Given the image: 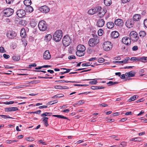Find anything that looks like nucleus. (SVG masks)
<instances>
[{"mask_svg":"<svg viewBox=\"0 0 147 147\" xmlns=\"http://www.w3.org/2000/svg\"><path fill=\"white\" fill-rule=\"evenodd\" d=\"M93 38L90 39L88 41V44L90 47H93L97 44L99 42V40L97 35L92 34Z\"/></svg>","mask_w":147,"mask_h":147,"instance_id":"obj_1","label":"nucleus"},{"mask_svg":"<svg viewBox=\"0 0 147 147\" xmlns=\"http://www.w3.org/2000/svg\"><path fill=\"white\" fill-rule=\"evenodd\" d=\"M63 36V32L61 30H57L54 33L53 38L56 42H59Z\"/></svg>","mask_w":147,"mask_h":147,"instance_id":"obj_2","label":"nucleus"},{"mask_svg":"<svg viewBox=\"0 0 147 147\" xmlns=\"http://www.w3.org/2000/svg\"><path fill=\"white\" fill-rule=\"evenodd\" d=\"M38 26L40 30L42 31H45L47 28V24L44 20L40 21L38 23Z\"/></svg>","mask_w":147,"mask_h":147,"instance_id":"obj_3","label":"nucleus"},{"mask_svg":"<svg viewBox=\"0 0 147 147\" xmlns=\"http://www.w3.org/2000/svg\"><path fill=\"white\" fill-rule=\"evenodd\" d=\"M71 42V39L69 36L66 35L64 36L62 40V43L64 46L65 47L68 46Z\"/></svg>","mask_w":147,"mask_h":147,"instance_id":"obj_4","label":"nucleus"},{"mask_svg":"<svg viewBox=\"0 0 147 147\" xmlns=\"http://www.w3.org/2000/svg\"><path fill=\"white\" fill-rule=\"evenodd\" d=\"M103 48L105 51H109L112 48V44L110 42L108 41L105 42L103 45Z\"/></svg>","mask_w":147,"mask_h":147,"instance_id":"obj_5","label":"nucleus"},{"mask_svg":"<svg viewBox=\"0 0 147 147\" xmlns=\"http://www.w3.org/2000/svg\"><path fill=\"white\" fill-rule=\"evenodd\" d=\"M14 10L11 8H9L4 9L3 13L5 16L8 17L11 16L13 13Z\"/></svg>","mask_w":147,"mask_h":147,"instance_id":"obj_6","label":"nucleus"},{"mask_svg":"<svg viewBox=\"0 0 147 147\" xmlns=\"http://www.w3.org/2000/svg\"><path fill=\"white\" fill-rule=\"evenodd\" d=\"M17 34L14 31H9L6 34V36L8 38L10 39H14L16 37Z\"/></svg>","mask_w":147,"mask_h":147,"instance_id":"obj_7","label":"nucleus"},{"mask_svg":"<svg viewBox=\"0 0 147 147\" xmlns=\"http://www.w3.org/2000/svg\"><path fill=\"white\" fill-rule=\"evenodd\" d=\"M138 36L137 33L134 31L131 32L130 34V38L132 40L137 41L138 39Z\"/></svg>","mask_w":147,"mask_h":147,"instance_id":"obj_8","label":"nucleus"},{"mask_svg":"<svg viewBox=\"0 0 147 147\" xmlns=\"http://www.w3.org/2000/svg\"><path fill=\"white\" fill-rule=\"evenodd\" d=\"M134 24V22L132 19H130L127 20L125 23L126 26L128 28L132 27Z\"/></svg>","mask_w":147,"mask_h":147,"instance_id":"obj_9","label":"nucleus"},{"mask_svg":"<svg viewBox=\"0 0 147 147\" xmlns=\"http://www.w3.org/2000/svg\"><path fill=\"white\" fill-rule=\"evenodd\" d=\"M16 14L19 18H22L25 16L26 12L23 9H20L17 11Z\"/></svg>","mask_w":147,"mask_h":147,"instance_id":"obj_10","label":"nucleus"},{"mask_svg":"<svg viewBox=\"0 0 147 147\" xmlns=\"http://www.w3.org/2000/svg\"><path fill=\"white\" fill-rule=\"evenodd\" d=\"M122 42L123 44L127 45H130L131 43L130 38L127 36L123 37L122 39Z\"/></svg>","mask_w":147,"mask_h":147,"instance_id":"obj_11","label":"nucleus"},{"mask_svg":"<svg viewBox=\"0 0 147 147\" xmlns=\"http://www.w3.org/2000/svg\"><path fill=\"white\" fill-rule=\"evenodd\" d=\"M39 10L42 12L46 13L49 11L50 8L46 5H44L40 7Z\"/></svg>","mask_w":147,"mask_h":147,"instance_id":"obj_12","label":"nucleus"},{"mask_svg":"<svg viewBox=\"0 0 147 147\" xmlns=\"http://www.w3.org/2000/svg\"><path fill=\"white\" fill-rule=\"evenodd\" d=\"M43 58L45 60H49L51 59V56L49 50H46L44 52L43 55Z\"/></svg>","mask_w":147,"mask_h":147,"instance_id":"obj_13","label":"nucleus"},{"mask_svg":"<svg viewBox=\"0 0 147 147\" xmlns=\"http://www.w3.org/2000/svg\"><path fill=\"white\" fill-rule=\"evenodd\" d=\"M114 23L117 26L121 27L123 25V22L122 20L118 19L115 20Z\"/></svg>","mask_w":147,"mask_h":147,"instance_id":"obj_14","label":"nucleus"},{"mask_svg":"<svg viewBox=\"0 0 147 147\" xmlns=\"http://www.w3.org/2000/svg\"><path fill=\"white\" fill-rule=\"evenodd\" d=\"M105 23V21L103 19H99L96 23V25L98 27H101L104 25Z\"/></svg>","mask_w":147,"mask_h":147,"instance_id":"obj_15","label":"nucleus"},{"mask_svg":"<svg viewBox=\"0 0 147 147\" xmlns=\"http://www.w3.org/2000/svg\"><path fill=\"white\" fill-rule=\"evenodd\" d=\"M141 18V17L140 14H136L133 15L132 20L134 21L138 22L140 21Z\"/></svg>","mask_w":147,"mask_h":147,"instance_id":"obj_16","label":"nucleus"},{"mask_svg":"<svg viewBox=\"0 0 147 147\" xmlns=\"http://www.w3.org/2000/svg\"><path fill=\"white\" fill-rule=\"evenodd\" d=\"M111 37L113 38H116L118 37L119 36V32L117 31H113L111 33Z\"/></svg>","mask_w":147,"mask_h":147,"instance_id":"obj_17","label":"nucleus"},{"mask_svg":"<svg viewBox=\"0 0 147 147\" xmlns=\"http://www.w3.org/2000/svg\"><path fill=\"white\" fill-rule=\"evenodd\" d=\"M85 54V52L84 51H83L82 50H77L76 53V55L78 57H82Z\"/></svg>","mask_w":147,"mask_h":147,"instance_id":"obj_18","label":"nucleus"},{"mask_svg":"<svg viewBox=\"0 0 147 147\" xmlns=\"http://www.w3.org/2000/svg\"><path fill=\"white\" fill-rule=\"evenodd\" d=\"M135 73L133 72L132 71H131L129 72H126L125 73V76L129 77H133L135 76Z\"/></svg>","mask_w":147,"mask_h":147,"instance_id":"obj_19","label":"nucleus"},{"mask_svg":"<svg viewBox=\"0 0 147 147\" xmlns=\"http://www.w3.org/2000/svg\"><path fill=\"white\" fill-rule=\"evenodd\" d=\"M107 28L109 29H111L114 26V23L111 22H108L107 24Z\"/></svg>","mask_w":147,"mask_h":147,"instance_id":"obj_20","label":"nucleus"},{"mask_svg":"<svg viewBox=\"0 0 147 147\" xmlns=\"http://www.w3.org/2000/svg\"><path fill=\"white\" fill-rule=\"evenodd\" d=\"M76 49L77 50H80L85 51L86 48L84 45H79L77 46Z\"/></svg>","mask_w":147,"mask_h":147,"instance_id":"obj_21","label":"nucleus"},{"mask_svg":"<svg viewBox=\"0 0 147 147\" xmlns=\"http://www.w3.org/2000/svg\"><path fill=\"white\" fill-rule=\"evenodd\" d=\"M20 36L22 38H25L26 36V33L24 29L22 28L20 32Z\"/></svg>","mask_w":147,"mask_h":147,"instance_id":"obj_22","label":"nucleus"},{"mask_svg":"<svg viewBox=\"0 0 147 147\" xmlns=\"http://www.w3.org/2000/svg\"><path fill=\"white\" fill-rule=\"evenodd\" d=\"M55 82H58V83H69V82H70V83H77V82L74 81H65L63 80H56L55 81Z\"/></svg>","mask_w":147,"mask_h":147,"instance_id":"obj_23","label":"nucleus"},{"mask_svg":"<svg viewBox=\"0 0 147 147\" xmlns=\"http://www.w3.org/2000/svg\"><path fill=\"white\" fill-rule=\"evenodd\" d=\"M37 21L34 20H32L30 23L31 26L32 27L34 28L37 25Z\"/></svg>","mask_w":147,"mask_h":147,"instance_id":"obj_24","label":"nucleus"},{"mask_svg":"<svg viewBox=\"0 0 147 147\" xmlns=\"http://www.w3.org/2000/svg\"><path fill=\"white\" fill-rule=\"evenodd\" d=\"M24 3L27 7L31 5L32 1L31 0H25L24 1Z\"/></svg>","mask_w":147,"mask_h":147,"instance_id":"obj_25","label":"nucleus"},{"mask_svg":"<svg viewBox=\"0 0 147 147\" xmlns=\"http://www.w3.org/2000/svg\"><path fill=\"white\" fill-rule=\"evenodd\" d=\"M104 3L106 6H109L112 3L111 0H104Z\"/></svg>","mask_w":147,"mask_h":147,"instance_id":"obj_26","label":"nucleus"},{"mask_svg":"<svg viewBox=\"0 0 147 147\" xmlns=\"http://www.w3.org/2000/svg\"><path fill=\"white\" fill-rule=\"evenodd\" d=\"M52 116L53 117H57L58 118H60L62 119H65L67 120L69 119L67 117L61 115H53Z\"/></svg>","mask_w":147,"mask_h":147,"instance_id":"obj_27","label":"nucleus"},{"mask_svg":"<svg viewBox=\"0 0 147 147\" xmlns=\"http://www.w3.org/2000/svg\"><path fill=\"white\" fill-rule=\"evenodd\" d=\"M52 38V36L50 34H48L46 35L45 36L44 40L46 41H49L51 40Z\"/></svg>","mask_w":147,"mask_h":147,"instance_id":"obj_28","label":"nucleus"},{"mask_svg":"<svg viewBox=\"0 0 147 147\" xmlns=\"http://www.w3.org/2000/svg\"><path fill=\"white\" fill-rule=\"evenodd\" d=\"M96 79H86V80H94V81H91L89 82V83L90 85H93V84H96L97 83V81L96 80H96Z\"/></svg>","mask_w":147,"mask_h":147,"instance_id":"obj_29","label":"nucleus"},{"mask_svg":"<svg viewBox=\"0 0 147 147\" xmlns=\"http://www.w3.org/2000/svg\"><path fill=\"white\" fill-rule=\"evenodd\" d=\"M27 7L26 9L27 12L31 13L34 10L33 8L30 5Z\"/></svg>","mask_w":147,"mask_h":147,"instance_id":"obj_30","label":"nucleus"},{"mask_svg":"<svg viewBox=\"0 0 147 147\" xmlns=\"http://www.w3.org/2000/svg\"><path fill=\"white\" fill-rule=\"evenodd\" d=\"M19 24L22 26H25L27 24V22L26 20H21L20 21Z\"/></svg>","mask_w":147,"mask_h":147,"instance_id":"obj_31","label":"nucleus"},{"mask_svg":"<svg viewBox=\"0 0 147 147\" xmlns=\"http://www.w3.org/2000/svg\"><path fill=\"white\" fill-rule=\"evenodd\" d=\"M52 114L51 113L45 112L41 114V116L42 117H45L47 116H51Z\"/></svg>","mask_w":147,"mask_h":147,"instance_id":"obj_32","label":"nucleus"},{"mask_svg":"<svg viewBox=\"0 0 147 147\" xmlns=\"http://www.w3.org/2000/svg\"><path fill=\"white\" fill-rule=\"evenodd\" d=\"M146 34L145 32L144 31H141L139 33L140 36L141 38H143L145 36Z\"/></svg>","mask_w":147,"mask_h":147,"instance_id":"obj_33","label":"nucleus"},{"mask_svg":"<svg viewBox=\"0 0 147 147\" xmlns=\"http://www.w3.org/2000/svg\"><path fill=\"white\" fill-rule=\"evenodd\" d=\"M94 9L95 10V13L97 12H99V11H100L102 9V8L100 6H98L95 7L94 8Z\"/></svg>","mask_w":147,"mask_h":147,"instance_id":"obj_34","label":"nucleus"},{"mask_svg":"<svg viewBox=\"0 0 147 147\" xmlns=\"http://www.w3.org/2000/svg\"><path fill=\"white\" fill-rule=\"evenodd\" d=\"M118 82H112L111 81H110L108 83H107V84H110V85H109V86L111 85H114L115 84H117L118 83Z\"/></svg>","mask_w":147,"mask_h":147,"instance_id":"obj_35","label":"nucleus"},{"mask_svg":"<svg viewBox=\"0 0 147 147\" xmlns=\"http://www.w3.org/2000/svg\"><path fill=\"white\" fill-rule=\"evenodd\" d=\"M0 116L2 118L4 119L10 118L12 119H14L13 117H10L8 115H0Z\"/></svg>","mask_w":147,"mask_h":147,"instance_id":"obj_36","label":"nucleus"},{"mask_svg":"<svg viewBox=\"0 0 147 147\" xmlns=\"http://www.w3.org/2000/svg\"><path fill=\"white\" fill-rule=\"evenodd\" d=\"M12 58L14 61H17L19 60L20 59V57L19 56H14L12 57Z\"/></svg>","mask_w":147,"mask_h":147,"instance_id":"obj_37","label":"nucleus"},{"mask_svg":"<svg viewBox=\"0 0 147 147\" xmlns=\"http://www.w3.org/2000/svg\"><path fill=\"white\" fill-rule=\"evenodd\" d=\"M92 64V63H90L89 62H88L87 63H83L82 65V66H90L91 64Z\"/></svg>","mask_w":147,"mask_h":147,"instance_id":"obj_38","label":"nucleus"},{"mask_svg":"<svg viewBox=\"0 0 147 147\" xmlns=\"http://www.w3.org/2000/svg\"><path fill=\"white\" fill-rule=\"evenodd\" d=\"M83 100H80V101H79L78 102H77L76 103L74 104V105H81L84 103V102H83Z\"/></svg>","mask_w":147,"mask_h":147,"instance_id":"obj_39","label":"nucleus"},{"mask_svg":"<svg viewBox=\"0 0 147 147\" xmlns=\"http://www.w3.org/2000/svg\"><path fill=\"white\" fill-rule=\"evenodd\" d=\"M58 102L57 100H54L53 101H51L48 102V104L50 105H52L55 103H57Z\"/></svg>","mask_w":147,"mask_h":147,"instance_id":"obj_40","label":"nucleus"},{"mask_svg":"<svg viewBox=\"0 0 147 147\" xmlns=\"http://www.w3.org/2000/svg\"><path fill=\"white\" fill-rule=\"evenodd\" d=\"M26 140L28 141H32L34 140V139L32 137L26 138Z\"/></svg>","mask_w":147,"mask_h":147,"instance_id":"obj_41","label":"nucleus"},{"mask_svg":"<svg viewBox=\"0 0 147 147\" xmlns=\"http://www.w3.org/2000/svg\"><path fill=\"white\" fill-rule=\"evenodd\" d=\"M103 32V30L102 29H100L98 31V34L99 36H101Z\"/></svg>","mask_w":147,"mask_h":147,"instance_id":"obj_42","label":"nucleus"},{"mask_svg":"<svg viewBox=\"0 0 147 147\" xmlns=\"http://www.w3.org/2000/svg\"><path fill=\"white\" fill-rule=\"evenodd\" d=\"M144 70L143 69H141L139 71V74L140 75V76H142L144 75V74H142L143 73H144Z\"/></svg>","mask_w":147,"mask_h":147,"instance_id":"obj_43","label":"nucleus"},{"mask_svg":"<svg viewBox=\"0 0 147 147\" xmlns=\"http://www.w3.org/2000/svg\"><path fill=\"white\" fill-rule=\"evenodd\" d=\"M48 118L47 117V119H45L43 121L44 122L45 125L46 127H47L49 125V124L48 122Z\"/></svg>","mask_w":147,"mask_h":147,"instance_id":"obj_44","label":"nucleus"},{"mask_svg":"<svg viewBox=\"0 0 147 147\" xmlns=\"http://www.w3.org/2000/svg\"><path fill=\"white\" fill-rule=\"evenodd\" d=\"M11 111H14L19 110L18 107H11Z\"/></svg>","mask_w":147,"mask_h":147,"instance_id":"obj_45","label":"nucleus"},{"mask_svg":"<svg viewBox=\"0 0 147 147\" xmlns=\"http://www.w3.org/2000/svg\"><path fill=\"white\" fill-rule=\"evenodd\" d=\"M129 57H127L124 59L123 60L121 61H122V63H128V61L129 60Z\"/></svg>","mask_w":147,"mask_h":147,"instance_id":"obj_46","label":"nucleus"},{"mask_svg":"<svg viewBox=\"0 0 147 147\" xmlns=\"http://www.w3.org/2000/svg\"><path fill=\"white\" fill-rule=\"evenodd\" d=\"M107 10L106 9H104L102 10H101L99 11V12L101 13V14H102L104 16Z\"/></svg>","mask_w":147,"mask_h":147,"instance_id":"obj_47","label":"nucleus"},{"mask_svg":"<svg viewBox=\"0 0 147 147\" xmlns=\"http://www.w3.org/2000/svg\"><path fill=\"white\" fill-rule=\"evenodd\" d=\"M64 96V95L62 94H59L55 95V96H56V98H59L61 97H62Z\"/></svg>","mask_w":147,"mask_h":147,"instance_id":"obj_48","label":"nucleus"},{"mask_svg":"<svg viewBox=\"0 0 147 147\" xmlns=\"http://www.w3.org/2000/svg\"><path fill=\"white\" fill-rule=\"evenodd\" d=\"M0 52L1 53H4L6 52L4 48L2 47H0Z\"/></svg>","mask_w":147,"mask_h":147,"instance_id":"obj_49","label":"nucleus"},{"mask_svg":"<svg viewBox=\"0 0 147 147\" xmlns=\"http://www.w3.org/2000/svg\"><path fill=\"white\" fill-rule=\"evenodd\" d=\"M105 61V59L102 58H99L98 59V62L100 63H102Z\"/></svg>","mask_w":147,"mask_h":147,"instance_id":"obj_50","label":"nucleus"},{"mask_svg":"<svg viewBox=\"0 0 147 147\" xmlns=\"http://www.w3.org/2000/svg\"><path fill=\"white\" fill-rule=\"evenodd\" d=\"M14 0H6V2L7 4H10L13 3Z\"/></svg>","mask_w":147,"mask_h":147,"instance_id":"obj_51","label":"nucleus"},{"mask_svg":"<svg viewBox=\"0 0 147 147\" xmlns=\"http://www.w3.org/2000/svg\"><path fill=\"white\" fill-rule=\"evenodd\" d=\"M143 58V57H136V61L137 60L138 61H140L143 62L144 61Z\"/></svg>","mask_w":147,"mask_h":147,"instance_id":"obj_52","label":"nucleus"},{"mask_svg":"<svg viewBox=\"0 0 147 147\" xmlns=\"http://www.w3.org/2000/svg\"><path fill=\"white\" fill-rule=\"evenodd\" d=\"M36 64L35 63H34L32 64H30L29 65V68H31L32 67H35L36 66Z\"/></svg>","mask_w":147,"mask_h":147,"instance_id":"obj_53","label":"nucleus"},{"mask_svg":"<svg viewBox=\"0 0 147 147\" xmlns=\"http://www.w3.org/2000/svg\"><path fill=\"white\" fill-rule=\"evenodd\" d=\"M14 103V101H10L9 102L6 101L4 102V103L6 105H10L11 104Z\"/></svg>","mask_w":147,"mask_h":147,"instance_id":"obj_54","label":"nucleus"},{"mask_svg":"<svg viewBox=\"0 0 147 147\" xmlns=\"http://www.w3.org/2000/svg\"><path fill=\"white\" fill-rule=\"evenodd\" d=\"M5 112L11 111V107H7L5 109Z\"/></svg>","mask_w":147,"mask_h":147,"instance_id":"obj_55","label":"nucleus"},{"mask_svg":"<svg viewBox=\"0 0 147 147\" xmlns=\"http://www.w3.org/2000/svg\"><path fill=\"white\" fill-rule=\"evenodd\" d=\"M74 86H88V84H75L73 85Z\"/></svg>","mask_w":147,"mask_h":147,"instance_id":"obj_56","label":"nucleus"},{"mask_svg":"<svg viewBox=\"0 0 147 147\" xmlns=\"http://www.w3.org/2000/svg\"><path fill=\"white\" fill-rule=\"evenodd\" d=\"M68 59H69L71 60L73 59H76V58L75 56L72 55L69 56L68 57Z\"/></svg>","mask_w":147,"mask_h":147,"instance_id":"obj_57","label":"nucleus"},{"mask_svg":"<svg viewBox=\"0 0 147 147\" xmlns=\"http://www.w3.org/2000/svg\"><path fill=\"white\" fill-rule=\"evenodd\" d=\"M41 112V111L40 110L37 111H36L33 112H31L30 113H36L37 114H39Z\"/></svg>","mask_w":147,"mask_h":147,"instance_id":"obj_58","label":"nucleus"},{"mask_svg":"<svg viewBox=\"0 0 147 147\" xmlns=\"http://www.w3.org/2000/svg\"><path fill=\"white\" fill-rule=\"evenodd\" d=\"M54 88L56 89H61L62 86L60 85H56L54 86Z\"/></svg>","mask_w":147,"mask_h":147,"instance_id":"obj_59","label":"nucleus"},{"mask_svg":"<svg viewBox=\"0 0 147 147\" xmlns=\"http://www.w3.org/2000/svg\"><path fill=\"white\" fill-rule=\"evenodd\" d=\"M92 9H89L88 11V13L89 14H90V15L94 14V13L93 12V11H92Z\"/></svg>","mask_w":147,"mask_h":147,"instance_id":"obj_60","label":"nucleus"},{"mask_svg":"<svg viewBox=\"0 0 147 147\" xmlns=\"http://www.w3.org/2000/svg\"><path fill=\"white\" fill-rule=\"evenodd\" d=\"M138 49V47L137 46H134L132 48V49L133 51H136Z\"/></svg>","mask_w":147,"mask_h":147,"instance_id":"obj_61","label":"nucleus"},{"mask_svg":"<svg viewBox=\"0 0 147 147\" xmlns=\"http://www.w3.org/2000/svg\"><path fill=\"white\" fill-rule=\"evenodd\" d=\"M3 57L5 58L6 59H8L10 57V56L9 55H7L6 54H4L3 55Z\"/></svg>","mask_w":147,"mask_h":147,"instance_id":"obj_62","label":"nucleus"},{"mask_svg":"<svg viewBox=\"0 0 147 147\" xmlns=\"http://www.w3.org/2000/svg\"><path fill=\"white\" fill-rule=\"evenodd\" d=\"M135 141L136 142H141L142 141V139L141 138L138 137L136 138Z\"/></svg>","mask_w":147,"mask_h":147,"instance_id":"obj_63","label":"nucleus"},{"mask_svg":"<svg viewBox=\"0 0 147 147\" xmlns=\"http://www.w3.org/2000/svg\"><path fill=\"white\" fill-rule=\"evenodd\" d=\"M144 26L147 28V19H145L144 20Z\"/></svg>","mask_w":147,"mask_h":147,"instance_id":"obj_64","label":"nucleus"}]
</instances>
